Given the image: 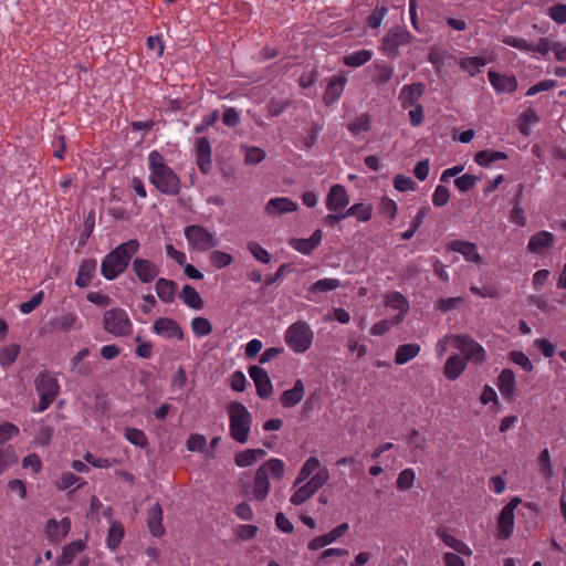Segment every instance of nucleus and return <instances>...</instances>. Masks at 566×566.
I'll return each mask as SVG.
<instances>
[{"label":"nucleus","mask_w":566,"mask_h":566,"mask_svg":"<svg viewBox=\"0 0 566 566\" xmlns=\"http://www.w3.org/2000/svg\"><path fill=\"white\" fill-rule=\"evenodd\" d=\"M148 167L151 184L161 192L176 195L180 190V180L174 170L166 164L165 158L157 150L148 155Z\"/></svg>","instance_id":"1"},{"label":"nucleus","mask_w":566,"mask_h":566,"mask_svg":"<svg viewBox=\"0 0 566 566\" xmlns=\"http://www.w3.org/2000/svg\"><path fill=\"white\" fill-rule=\"evenodd\" d=\"M139 250L137 240H128L109 252L103 260L101 271L106 280H114L127 268L132 256Z\"/></svg>","instance_id":"2"},{"label":"nucleus","mask_w":566,"mask_h":566,"mask_svg":"<svg viewBox=\"0 0 566 566\" xmlns=\"http://www.w3.org/2000/svg\"><path fill=\"white\" fill-rule=\"evenodd\" d=\"M284 463L280 459H270L256 471L253 483V497L262 501L270 491V480H281L284 474Z\"/></svg>","instance_id":"3"},{"label":"nucleus","mask_w":566,"mask_h":566,"mask_svg":"<svg viewBox=\"0 0 566 566\" xmlns=\"http://www.w3.org/2000/svg\"><path fill=\"white\" fill-rule=\"evenodd\" d=\"M285 343L295 353H305L313 343L314 334L305 322L292 324L285 332Z\"/></svg>","instance_id":"4"},{"label":"nucleus","mask_w":566,"mask_h":566,"mask_svg":"<svg viewBox=\"0 0 566 566\" xmlns=\"http://www.w3.org/2000/svg\"><path fill=\"white\" fill-rule=\"evenodd\" d=\"M412 40L413 36L407 29L394 27L384 34L379 50L386 56L396 59L399 55V49L409 44Z\"/></svg>","instance_id":"5"},{"label":"nucleus","mask_w":566,"mask_h":566,"mask_svg":"<svg viewBox=\"0 0 566 566\" xmlns=\"http://www.w3.org/2000/svg\"><path fill=\"white\" fill-rule=\"evenodd\" d=\"M104 329L116 336H128L133 331V324L128 314L123 308H112L103 315Z\"/></svg>","instance_id":"6"},{"label":"nucleus","mask_w":566,"mask_h":566,"mask_svg":"<svg viewBox=\"0 0 566 566\" xmlns=\"http://www.w3.org/2000/svg\"><path fill=\"white\" fill-rule=\"evenodd\" d=\"M228 416L230 420V434L240 442L248 440V411L240 402H231L228 406Z\"/></svg>","instance_id":"7"},{"label":"nucleus","mask_w":566,"mask_h":566,"mask_svg":"<svg viewBox=\"0 0 566 566\" xmlns=\"http://www.w3.org/2000/svg\"><path fill=\"white\" fill-rule=\"evenodd\" d=\"M185 237L190 249L206 251L217 245L214 232H210L201 226H189L185 229Z\"/></svg>","instance_id":"8"},{"label":"nucleus","mask_w":566,"mask_h":566,"mask_svg":"<svg viewBox=\"0 0 566 566\" xmlns=\"http://www.w3.org/2000/svg\"><path fill=\"white\" fill-rule=\"evenodd\" d=\"M35 385L40 396L38 411H44L55 399L59 385L56 379L51 375H40L35 380Z\"/></svg>","instance_id":"9"},{"label":"nucleus","mask_w":566,"mask_h":566,"mask_svg":"<svg viewBox=\"0 0 566 566\" xmlns=\"http://www.w3.org/2000/svg\"><path fill=\"white\" fill-rule=\"evenodd\" d=\"M521 499L515 496L501 510L497 517V538L507 539L514 532V511L521 504Z\"/></svg>","instance_id":"10"},{"label":"nucleus","mask_w":566,"mask_h":566,"mask_svg":"<svg viewBox=\"0 0 566 566\" xmlns=\"http://www.w3.org/2000/svg\"><path fill=\"white\" fill-rule=\"evenodd\" d=\"M453 343L457 348L464 354V358L475 363H483L486 359V353L484 348L465 334H458L453 337Z\"/></svg>","instance_id":"11"},{"label":"nucleus","mask_w":566,"mask_h":566,"mask_svg":"<svg viewBox=\"0 0 566 566\" xmlns=\"http://www.w3.org/2000/svg\"><path fill=\"white\" fill-rule=\"evenodd\" d=\"M326 484L325 471L314 474L305 484L297 488L291 495V503L301 505L311 499L322 486Z\"/></svg>","instance_id":"12"},{"label":"nucleus","mask_w":566,"mask_h":566,"mask_svg":"<svg viewBox=\"0 0 566 566\" xmlns=\"http://www.w3.org/2000/svg\"><path fill=\"white\" fill-rule=\"evenodd\" d=\"M502 41L506 45H510L523 52L539 53L542 55H546L549 52V40L546 38H541L536 44H532L527 42L525 39L514 35H506L502 39Z\"/></svg>","instance_id":"13"},{"label":"nucleus","mask_w":566,"mask_h":566,"mask_svg":"<svg viewBox=\"0 0 566 566\" xmlns=\"http://www.w3.org/2000/svg\"><path fill=\"white\" fill-rule=\"evenodd\" d=\"M153 331L158 336L166 339L181 340L184 338V332L180 325L170 317H160L155 321Z\"/></svg>","instance_id":"14"},{"label":"nucleus","mask_w":566,"mask_h":566,"mask_svg":"<svg viewBox=\"0 0 566 566\" xmlns=\"http://www.w3.org/2000/svg\"><path fill=\"white\" fill-rule=\"evenodd\" d=\"M384 303L387 308L397 312V314L392 317L394 324H400L405 319L410 308L408 300L399 292H391L386 294L384 296Z\"/></svg>","instance_id":"15"},{"label":"nucleus","mask_w":566,"mask_h":566,"mask_svg":"<svg viewBox=\"0 0 566 566\" xmlns=\"http://www.w3.org/2000/svg\"><path fill=\"white\" fill-rule=\"evenodd\" d=\"M250 378L253 379L260 398L268 399L272 396L273 386L266 371L258 366H251Z\"/></svg>","instance_id":"16"},{"label":"nucleus","mask_w":566,"mask_h":566,"mask_svg":"<svg viewBox=\"0 0 566 566\" xmlns=\"http://www.w3.org/2000/svg\"><path fill=\"white\" fill-rule=\"evenodd\" d=\"M326 208L332 212L345 209L349 203L347 190L342 185H334L331 187L326 197Z\"/></svg>","instance_id":"17"},{"label":"nucleus","mask_w":566,"mask_h":566,"mask_svg":"<svg viewBox=\"0 0 566 566\" xmlns=\"http://www.w3.org/2000/svg\"><path fill=\"white\" fill-rule=\"evenodd\" d=\"M325 471L326 473V482L329 479V472L328 469L321 464V461L316 457H310L301 468L293 486L296 488L297 485L302 484L305 480H310L314 474H318L321 472Z\"/></svg>","instance_id":"18"},{"label":"nucleus","mask_w":566,"mask_h":566,"mask_svg":"<svg viewBox=\"0 0 566 566\" xmlns=\"http://www.w3.org/2000/svg\"><path fill=\"white\" fill-rule=\"evenodd\" d=\"M424 85L422 83H412L402 86L399 93V101L401 107L407 109L418 105L420 97L423 95Z\"/></svg>","instance_id":"19"},{"label":"nucleus","mask_w":566,"mask_h":566,"mask_svg":"<svg viewBox=\"0 0 566 566\" xmlns=\"http://www.w3.org/2000/svg\"><path fill=\"white\" fill-rule=\"evenodd\" d=\"M489 81L496 93H513L517 88V78L514 75H504L489 71Z\"/></svg>","instance_id":"20"},{"label":"nucleus","mask_w":566,"mask_h":566,"mask_svg":"<svg viewBox=\"0 0 566 566\" xmlns=\"http://www.w3.org/2000/svg\"><path fill=\"white\" fill-rule=\"evenodd\" d=\"M496 386L504 398H515L517 394V387L514 371L509 368L503 369L497 376Z\"/></svg>","instance_id":"21"},{"label":"nucleus","mask_w":566,"mask_h":566,"mask_svg":"<svg viewBox=\"0 0 566 566\" xmlns=\"http://www.w3.org/2000/svg\"><path fill=\"white\" fill-rule=\"evenodd\" d=\"M346 83L347 78L343 74L331 77L323 96L324 103L327 105L336 103L340 98Z\"/></svg>","instance_id":"22"},{"label":"nucleus","mask_w":566,"mask_h":566,"mask_svg":"<svg viewBox=\"0 0 566 566\" xmlns=\"http://www.w3.org/2000/svg\"><path fill=\"white\" fill-rule=\"evenodd\" d=\"M448 249L463 255L465 261L481 263L482 258L478 252L476 244L464 240H453L448 244Z\"/></svg>","instance_id":"23"},{"label":"nucleus","mask_w":566,"mask_h":566,"mask_svg":"<svg viewBox=\"0 0 566 566\" xmlns=\"http://www.w3.org/2000/svg\"><path fill=\"white\" fill-rule=\"evenodd\" d=\"M555 235L548 231H539L533 234L527 243V250L535 254H542L553 247Z\"/></svg>","instance_id":"24"},{"label":"nucleus","mask_w":566,"mask_h":566,"mask_svg":"<svg viewBox=\"0 0 566 566\" xmlns=\"http://www.w3.org/2000/svg\"><path fill=\"white\" fill-rule=\"evenodd\" d=\"M71 528V521L67 517H63L61 520H49L45 525V533L49 538L53 542L62 541Z\"/></svg>","instance_id":"25"},{"label":"nucleus","mask_w":566,"mask_h":566,"mask_svg":"<svg viewBox=\"0 0 566 566\" xmlns=\"http://www.w3.org/2000/svg\"><path fill=\"white\" fill-rule=\"evenodd\" d=\"M298 208L297 203L290 198L280 197L270 199L265 211L269 216H281L283 213L294 212Z\"/></svg>","instance_id":"26"},{"label":"nucleus","mask_w":566,"mask_h":566,"mask_svg":"<svg viewBox=\"0 0 566 566\" xmlns=\"http://www.w3.org/2000/svg\"><path fill=\"white\" fill-rule=\"evenodd\" d=\"M133 269L138 279L144 283L153 281L159 272L155 263L140 258L134 260Z\"/></svg>","instance_id":"27"},{"label":"nucleus","mask_w":566,"mask_h":566,"mask_svg":"<svg viewBox=\"0 0 566 566\" xmlns=\"http://www.w3.org/2000/svg\"><path fill=\"white\" fill-rule=\"evenodd\" d=\"M437 536L443 542L446 546L452 548L458 554L468 557L472 556L473 552L470 546L463 541L451 535L446 528H439L437 531Z\"/></svg>","instance_id":"28"},{"label":"nucleus","mask_w":566,"mask_h":566,"mask_svg":"<svg viewBox=\"0 0 566 566\" xmlns=\"http://www.w3.org/2000/svg\"><path fill=\"white\" fill-rule=\"evenodd\" d=\"M322 238H323V232H322V230L317 229L307 239H292L290 241V245L294 250H296L303 254H310L315 248H317L321 244Z\"/></svg>","instance_id":"29"},{"label":"nucleus","mask_w":566,"mask_h":566,"mask_svg":"<svg viewBox=\"0 0 566 566\" xmlns=\"http://www.w3.org/2000/svg\"><path fill=\"white\" fill-rule=\"evenodd\" d=\"M305 387L301 379L294 382L293 388L285 390L281 397L280 402L284 408H291L296 406L304 397Z\"/></svg>","instance_id":"30"},{"label":"nucleus","mask_w":566,"mask_h":566,"mask_svg":"<svg viewBox=\"0 0 566 566\" xmlns=\"http://www.w3.org/2000/svg\"><path fill=\"white\" fill-rule=\"evenodd\" d=\"M196 154L200 170L207 174L211 168V147L207 138L197 139Z\"/></svg>","instance_id":"31"},{"label":"nucleus","mask_w":566,"mask_h":566,"mask_svg":"<svg viewBox=\"0 0 566 566\" xmlns=\"http://www.w3.org/2000/svg\"><path fill=\"white\" fill-rule=\"evenodd\" d=\"M407 444L410 448V455L415 462L424 454L427 449L426 437L416 429L409 432L407 437Z\"/></svg>","instance_id":"32"},{"label":"nucleus","mask_w":566,"mask_h":566,"mask_svg":"<svg viewBox=\"0 0 566 566\" xmlns=\"http://www.w3.org/2000/svg\"><path fill=\"white\" fill-rule=\"evenodd\" d=\"M467 364V359L460 355L454 354L450 356L443 367L446 378L449 380H455L459 378V376L464 371Z\"/></svg>","instance_id":"33"},{"label":"nucleus","mask_w":566,"mask_h":566,"mask_svg":"<svg viewBox=\"0 0 566 566\" xmlns=\"http://www.w3.org/2000/svg\"><path fill=\"white\" fill-rule=\"evenodd\" d=\"M96 265L97 263L94 259H86L82 261L75 280V284L78 287H86L91 284L96 271Z\"/></svg>","instance_id":"34"},{"label":"nucleus","mask_w":566,"mask_h":566,"mask_svg":"<svg viewBox=\"0 0 566 566\" xmlns=\"http://www.w3.org/2000/svg\"><path fill=\"white\" fill-rule=\"evenodd\" d=\"M490 62L483 56H467L459 60L460 67L470 76H475Z\"/></svg>","instance_id":"35"},{"label":"nucleus","mask_w":566,"mask_h":566,"mask_svg":"<svg viewBox=\"0 0 566 566\" xmlns=\"http://www.w3.org/2000/svg\"><path fill=\"white\" fill-rule=\"evenodd\" d=\"M161 520H163V510H161L160 505L158 503H156L155 505H153L150 507V510L148 512V518H147L149 531L154 536L159 537L165 532V528L161 524Z\"/></svg>","instance_id":"36"},{"label":"nucleus","mask_w":566,"mask_h":566,"mask_svg":"<svg viewBox=\"0 0 566 566\" xmlns=\"http://www.w3.org/2000/svg\"><path fill=\"white\" fill-rule=\"evenodd\" d=\"M420 353V345L416 343H409L398 346L395 354V363L397 365H405Z\"/></svg>","instance_id":"37"},{"label":"nucleus","mask_w":566,"mask_h":566,"mask_svg":"<svg viewBox=\"0 0 566 566\" xmlns=\"http://www.w3.org/2000/svg\"><path fill=\"white\" fill-rule=\"evenodd\" d=\"M394 75V67L385 63L373 64V82L379 86L387 84Z\"/></svg>","instance_id":"38"},{"label":"nucleus","mask_w":566,"mask_h":566,"mask_svg":"<svg viewBox=\"0 0 566 566\" xmlns=\"http://www.w3.org/2000/svg\"><path fill=\"white\" fill-rule=\"evenodd\" d=\"M85 549V543L83 541H75L66 545L63 548L62 555L59 558L60 565H69L74 558Z\"/></svg>","instance_id":"39"},{"label":"nucleus","mask_w":566,"mask_h":566,"mask_svg":"<svg viewBox=\"0 0 566 566\" xmlns=\"http://www.w3.org/2000/svg\"><path fill=\"white\" fill-rule=\"evenodd\" d=\"M538 120L539 117L537 113L534 109L528 108L524 111L518 117V130L524 136H528L531 134L532 126L538 123Z\"/></svg>","instance_id":"40"},{"label":"nucleus","mask_w":566,"mask_h":566,"mask_svg":"<svg viewBox=\"0 0 566 566\" xmlns=\"http://www.w3.org/2000/svg\"><path fill=\"white\" fill-rule=\"evenodd\" d=\"M373 51L360 50L343 57V63L349 67H359L373 59Z\"/></svg>","instance_id":"41"},{"label":"nucleus","mask_w":566,"mask_h":566,"mask_svg":"<svg viewBox=\"0 0 566 566\" xmlns=\"http://www.w3.org/2000/svg\"><path fill=\"white\" fill-rule=\"evenodd\" d=\"M180 298L187 306L193 310H201L203 307V301L200 294L190 285L184 286Z\"/></svg>","instance_id":"42"},{"label":"nucleus","mask_w":566,"mask_h":566,"mask_svg":"<svg viewBox=\"0 0 566 566\" xmlns=\"http://www.w3.org/2000/svg\"><path fill=\"white\" fill-rule=\"evenodd\" d=\"M373 206L369 203H355L347 211V217H355L359 222H367L373 218Z\"/></svg>","instance_id":"43"},{"label":"nucleus","mask_w":566,"mask_h":566,"mask_svg":"<svg viewBox=\"0 0 566 566\" xmlns=\"http://www.w3.org/2000/svg\"><path fill=\"white\" fill-rule=\"evenodd\" d=\"M507 155L503 151L480 150L474 156V161L482 167H489L492 163L504 160Z\"/></svg>","instance_id":"44"},{"label":"nucleus","mask_w":566,"mask_h":566,"mask_svg":"<svg viewBox=\"0 0 566 566\" xmlns=\"http://www.w3.org/2000/svg\"><path fill=\"white\" fill-rule=\"evenodd\" d=\"M156 292L158 297L165 302L169 303L174 300L176 293V286L172 281L166 279H159L156 283Z\"/></svg>","instance_id":"45"},{"label":"nucleus","mask_w":566,"mask_h":566,"mask_svg":"<svg viewBox=\"0 0 566 566\" xmlns=\"http://www.w3.org/2000/svg\"><path fill=\"white\" fill-rule=\"evenodd\" d=\"M21 347L18 344H10L0 348V366L10 367L18 358Z\"/></svg>","instance_id":"46"},{"label":"nucleus","mask_w":566,"mask_h":566,"mask_svg":"<svg viewBox=\"0 0 566 566\" xmlns=\"http://www.w3.org/2000/svg\"><path fill=\"white\" fill-rule=\"evenodd\" d=\"M124 537V526L119 522H112L109 525L106 545L109 549L117 548Z\"/></svg>","instance_id":"47"},{"label":"nucleus","mask_w":566,"mask_h":566,"mask_svg":"<svg viewBox=\"0 0 566 566\" xmlns=\"http://www.w3.org/2000/svg\"><path fill=\"white\" fill-rule=\"evenodd\" d=\"M18 462V455L12 446L0 449V474Z\"/></svg>","instance_id":"48"},{"label":"nucleus","mask_w":566,"mask_h":566,"mask_svg":"<svg viewBox=\"0 0 566 566\" xmlns=\"http://www.w3.org/2000/svg\"><path fill=\"white\" fill-rule=\"evenodd\" d=\"M191 331L197 337H205L212 332L211 323L205 317H195L191 323Z\"/></svg>","instance_id":"49"},{"label":"nucleus","mask_w":566,"mask_h":566,"mask_svg":"<svg viewBox=\"0 0 566 566\" xmlns=\"http://www.w3.org/2000/svg\"><path fill=\"white\" fill-rule=\"evenodd\" d=\"M209 261L216 269H223L233 262V256L228 252L216 250L210 253Z\"/></svg>","instance_id":"50"},{"label":"nucleus","mask_w":566,"mask_h":566,"mask_svg":"<svg viewBox=\"0 0 566 566\" xmlns=\"http://www.w3.org/2000/svg\"><path fill=\"white\" fill-rule=\"evenodd\" d=\"M370 128V116L368 114H361L357 116L352 123L348 124V130L353 135L367 132Z\"/></svg>","instance_id":"51"},{"label":"nucleus","mask_w":566,"mask_h":566,"mask_svg":"<svg viewBox=\"0 0 566 566\" xmlns=\"http://www.w3.org/2000/svg\"><path fill=\"white\" fill-rule=\"evenodd\" d=\"M340 281L337 280V279H332V277H325V279H322V280H318L317 282H315L312 287H311V292L313 293H324V292H328V291H334L338 287H340Z\"/></svg>","instance_id":"52"},{"label":"nucleus","mask_w":566,"mask_h":566,"mask_svg":"<svg viewBox=\"0 0 566 566\" xmlns=\"http://www.w3.org/2000/svg\"><path fill=\"white\" fill-rule=\"evenodd\" d=\"M416 473L412 469L402 470L397 478L396 485L400 491H407L413 486Z\"/></svg>","instance_id":"53"},{"label":"nucleus","mask_w":566,"mask_h":566,"mask_svg":"<svg viewBox=\"0 0 566 566\" xmlns=\"http://www.w3.org/2000/svg\"><path fill=\"white\" fill-rule=\"evenodd\" d=\"M55 326L62 332H70L78 328V318L74 313H67L56 318Z\"/></svg>","instance_id":"54"},{"label":"nucleus","mask_w":566,"mask_h":566,"mask_svg":"<svg viewBox=\"0 0 566 566\" xmlns=\"http://www.w3.org/2000/svg\"><path fill=\"white\" fill-rule=\"evenodd\" d=\"M509 359L520 366L525 371H532L534 366L530 358L521 350H513L509 354Z\"/></svg>","instance_id":"55"},{"label":"nucleus","mask_w":566,"mask_h":566,"mask_svg":"<svg viewBox=\"0 0 566 566\" xmlns=\"http://www.w3.org/2000/svg\"><path fill=\"white\" fill-rule=\"evenodd\" d=\"M125 438L137 447H146L148 443L146 434L136 428H127L125 430Z\"/></svg>","instance_id":"56"},{"label":"nucleus","mask_w":566,"mask_h":566,"mask_svg":"<svg viewBox=\"0 0 566 566\" xmlns=\"http://www.w3.org/2000/svg\"><path fill=\"white\" fill-rule=\"evenodd\" d=\"M397 211H398V207H397V203L388 198V197H382L381 200H380V205H379V212L389 218L390 220H394L397 216Z\"/></svg>","instance_id":"57"},{"label":"nucleus","mask_w":566,"mask_h":566,"mask_svg":"<svg viewBox=\"0 0 566 566\" xmlns=\"http://www.w3.org/2000/svg\"><path fill=\"white\" fill-rule=\"evenodd\" d=\"M538 463L541 465V472L546 479H551L553 476V464L551 461V454L548 449H544L541 451L538 455Z\"/></svg>","instance_id":"58"},{"label":"nucleus","mask_w":566,"mask_h":566,"mask_svg":"<svg viewBox=\"0 0 566 566\" xmlns=\"http://www.w3.org/2000/svg\"><path fill=\"white\" fill-rule=\"evenodd\" d=\"M20 433L19 428L10 422H3L0 424V444L6 443L7 441L12 440L18 437Z\"/></svg>","instance_id":"59"},{"label":"nucleus","mask_w":566,"mask_h":566,"mask_svg":"<svg viewBox=\"0 0 566 566\" xmlns=\"http://www.w3.org/2000/svg\"><path fill=\"white\" fill-rule=\"evenodd\" d=\"M480 180L479 177L474 175L465 174L455 179L454 185L461 192H467L474 188L476 182Z\"/></svg>","instance_id":"60"},{"label":"nucleus","mask_w":566,"mask_h":566,"mask_svg":"<svg viewBox=\"0 0 566 566\" xmlns=\"http://www.w3.org/2000/svg\"><path fill=\"white\" fill-rule=\"evenodd\" d=\"M42 461L35 453L28 454L22 460V468L30 470L32 473H39L42 470Z\"/></svg>","instance_id":"61"},{"label":"nucleus","mask_w":566,"mask_h":566,"mask_svg":"<svg viewBox=\"0 0 566 566\" xmlns=\"http://www.w3.org/2000/svg\"><path fill=\"white\" fill-rule=\"evenodd\" d=\"M43 298L44 293L42 291L35 293L30 301L20 304V312L22 314H30L43 302Z\"/></svg>","instance_id":"62"},{"label":"nucleus","mask_w":566,"mask_h":566,"mask_svg":"<svg viewBox=\"0 0 566 566\" xmlns=\"http://www.w3.org/2000/svg\"><path fill=\"white\" fill-rule=\"evenodd\" d=\"M394 187L399 192L412 191L416 188V182L403 175H397L394 179Z\"/></svg>","instance_id":"63"},{"label":"nucleus","mask_w":566,"mask_h":566,"mask_svg":"<svg viewBox=\"0 0 566 566\" xmlns=\"http://www.w3.org/2000/svg\"><path fill=\"white\" fill-rule=\"evenodd\" d=\"M207 444V439L205 436L199 433L190 434L187 440V449L192 452H201L203 451Z\"/></svg>","instance_id":"64"}]
</instances>
